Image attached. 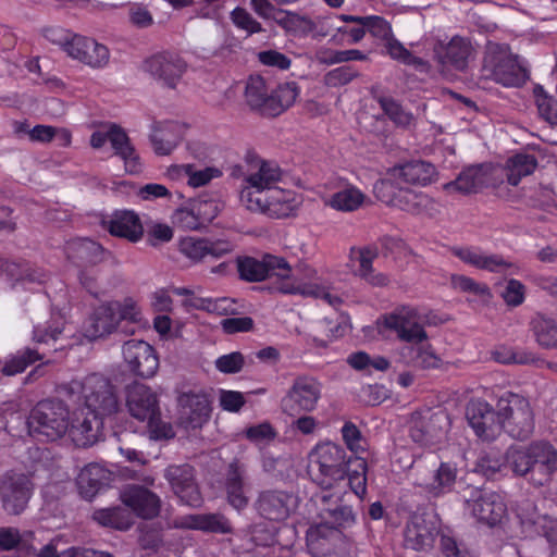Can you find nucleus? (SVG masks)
I'll return each instance as SVG.
<instances>
[{
    "label": "nucleus",
    "instance_id": "58",
    "mask_svg": "<svg viewBox=\"0 0 557 557\" xmlns=\"http://www.w3.org/2000/svg\"><path fill=\"white\" fill-rule=\"evenodd\" d=\"M359 76L357 69L350 65H343L329 71L323 76V83L327 87L336 88L349 84Z\"/></svg>",
    "mask_w": 557,
    "mask_h": 557
},
{
    "label": "nucleus",
    "instance_id": "26",
    "mask_svg": "<svg viewBox=\"0 0 557 557\" xmlns=\"http://www.w3.org/2000/svg\"><path fill=\"white\" fill-rule=\"evenodd\" d=\"M295 507L293 495L280 490H264L255 502L257 512L271 521H283L289 517Z\"/></svg>",
    "mask_w": 557,
    "mask_h": 557
},
{
    "label": "nucleus",
    "instance_id": "54",
    "mask_svg": "<svg viewBox=\"0 0 557 557\" xmlns=\"http://www.w3.org/2000/svg\"><path fill=\"white\" fill-rule=\"evenodd\" d=\"M191 202L205 225L214 220L224 208V203L218 196H210L208 194L200 195Z\"/></svg>",
    "mask_w": 557,
    "mask_h": 557
},
{
    "label": "nucleus",
    "instance_id": "37",
    "mask_svg": "<svg viewBox=\"0 0 557 557\" xmlns=\"http://www.w3.org/2000/svg\"><path fill=\"white\" fill-rule=\"evenodd\" d=\"M436 170L433 164L422 161L413 160L393 168L392 175L399 178L405 183L425 186L432 183Z\"/></svg>",
    "mask_w": 557,
    "mask_h": 557
},
{
    "label": "nucleus",
    "instance_id": "21",
    "mask_svg": "<svg viewBox=\"0 0 557 557\" xmlns=\"http://www.w3.org/2000/svg\"><path fill=\"white\" fill-rule=\"evenodd\" d=\"M65 52L91 69H102L110 60L109 49L104 45L81 35L71 36V40L65 44Z\"/></svg>",
    "mask_w": 557,
    "mask_h": 557
},
{
    "label": "nucleus",
    "instance_id": "41",
    "mask_svg": "<svg viewBox=\"0 0 557 557\" xmlns=\"http://www.w3.org/2000/svg\"><path fill=\"white\" fill-rule=\"evenodd\" d=\"M299 96V87L295 82L278 84L271 88L268 104H265V115L276 116L294 104Z\"/></svg>",
    "mask_w": 557,
    "mask_h": 557
},
{
    "label": "nucleus",
    "instance_id": "40",
    "mask_svg": "<svg viewBox=\"0 0 557 557\" xmlns=\"http://www.w3.org/2000/svg\"><path fill=\"white\" fill-rule=\"evenodd\" d=\"M108 230L112 235L131 242L139 240L144 232L138 215L127 210L115 212L109 221Z\"/></svg>",
    "mask_w": 557,
    "mask_h": 557
},
{
    "label": "nucleus",
    "instance_id": "10",
    "mask_svg": "<svg viewBox=\"0 0 557 557\" xmlns=\"http://www.w3.org/2000/svg\"><path fill=\"white\" fill-rule=\"evenodd\" d=\"M321 395L322 384L315 377L299 375L293 381L286 395L282 398V408L290 416L311 412L317 408Z\"/></svg>",
    "mask_w": 557,
    "mask_h": 557
},
{
    "label": "nucleus",
    "instance_id": "60",
    "mask_svg": "<svg viewBox=\"0 0 557 557\" xmlns=\"http://www.w3.org/2000/svg\"><path fill=\"white\" fill-rule=\"evenodd\" d=\"M451 286L459 292L473 294L480 297H488L490 288L486 284L479 283L471 277L454 274L450 277Z\"/></svg>",
    "mask_w": 557,
    "mask_h": 557
},
{
    "label": "nucleus",
    "instance_id": "24",
    "mask_svg": "<svg viewBox=\"0 0 557 557\" xmlns=\"http://www.w3.org/2000/svg\"><path fill=\"white\" fill-rule=\"evenodd\" d=\"M164 476L183 503L189 506H199L201 504V495L195 482V473L191 466L187 463L171 465L165 469Z\"/></svg>",
    "mask_w": 557,
    "mask_h": 557
},
{
    "label": "nucleus",
    "instance_id": "63",
    "mask_svg": "<svg viewBox=\"0 0 557 557\" xmlns=\"http://www.w3.org/2000/svg\"><path fill=\"white\" fill-rule=\"evenodd\" d=\"M246 363L245 356L239 351H233L223 356H220L214 361L215 368L226 374L238 373L243 370Z\"/></svg>",
    "mask_w": 557,
    "mask_h": 557
},
{
    "label": "nucleus",
    "instance_id": "32",
    "mask_svg": "<svg viewBox=\"0 0 557 557\" xmlns=\"http://www.w3.org/2000/svg\"><path fill=\"white\" fill-rule=\"evenodd\" d=\"M473 48L469 39L454 36L448 42H438L434 47V55L443 66L465 70Z\"/></svg>",
    "mask_w": 557,
    "mask_h": 557
},
{
    "label": "nucleus",
    "instance_id": "23",
    "mask_svg": "<svg viewBox=\"0 0 557 557\" xmlns=\"http://www.w3.org/2000/svg\"><path fill=\"white\" fill-rule=\"evenodd\" d=\"M247 467L239 459L232 460L226 467L223 487L226 500L236 510L245 509L249 504V484Z\"/></svg>",
    "mask_w": 557,
    "mask_h": 557
},
{
    "label": "nucleus",
    "instance_id": "50",
    "mask_svg": "<svg viewBox=\"0 0 557 557\" xmlns=\"http://www.w3.org/2000/svg\"><path fill=\"white\" fill-rule=\"evenodd\" d=\"M536 342L544 348H557V324L554 320L537 314L532 319Z\"/></svg>",
    "mask_w": 557,
    "mask_h": 557
},
{
    "label": "nucleus",
    "instance_id": "47",
    "mask_svg": "<svg viewBox=\"0 0 557 557\" xmlns=\"http://www.w3.org/2000/svg\"><path fill=\"white\" fill-rule=\"evenodd\" d=\"M537 160L532 154L519 153L507 161V180L512 186H517L521 178L534 172Z\"/></svg>",
    "mask_w": 557,
    "mask_h": 557
},
{
    "label": "nucleus",
    "instance_id": "18",
    "mask_svg": "<svg viewBox=\"0 0 557 557\" xmlns=\"http://www.w3.org/2000/svg\"><path fill=\"white\" fill-rule=\"evenodd\" d=\"M414 485L430 497H440L453 491L457 469L454 465L442 462L436 469H416Z\"/></svg>",
    "mask_w": 557,
    "mask_h": 557
},
{
    "label": "nucleus",
    "instance_id": "45",
    "mask_svg": "<svg viewBox=\"0 0 557 557\" xmlns=\"http://www.w3.org/2000/svg\"><path fill=\"white\" fill-rule=\"evenodd\" d=\"M94 519L103 527L126 531L133 523L132 512L124 507L104 508L95 511Z\"/></svg>",
    "mask_w": 557,
    "mask_h": 557
},
{
    "label": "nucleus",
    "instance_id": "6",
    "mask_svg": "<svg viewBox=\"0 0 557 557\" xmlns=\"http://www.w3.org/2000/svg\"><path fill=\"white\" fill-rule=\"evenodd\" d=\"M28 426L39 441L59 440L69 430V409L60 400H41L33 408Z\"/></svg>",
    "mask_w": 557,
    "mask_h": 557
},
{
    "label": "nucleus",
    "instance_id": "30",
    "mask_svg": "<svg viewBox=\"0 0 557 557\" xmlns=\"http://www.w3.org/2000/svg\"><path fill=\"white\" fill-rule=\"evenodd\" d=\"M178 421L186 429L201 428L210 417V403L205 394L184 393L178 397Z\"/></svg>",
    "mask_w": 557,
    "mask_h": 557
},
{
    "label": "nucleus",
    "instance_id": "11",
    "mask_svg": "<svg viewBox=\"0 0 557 557\" xmlns=\"http://www.w3.org/2000/svg\"><path fill=\"white\" fill-rule=\"evenodd\" d=\"M34 485L28 475L18 472H7L0 478V502L2 509L9 515H20L27 507Z\"/></svg>",
    "mask_w": 557,
    "mask_h": 557
},
{
    "label": "nucleus",
    "instance_id": "19",
    "mask_svg": "<svg viewBox=\"0 0 557 557\" xmlns=\"http://www.w3.org/2000/svg\"><path fill=\"white\" fill-rule=\"evenodd\" d=\"M128 369L138 376L151 377L159 368V358L151 345L145 341L131 339L122 347Z\"/></svg>",
    "mask_w": 557,
    "mask_h": 557
},
{
    "label": "nucleus",
    "instance_id": "20",
    "mask_svg": "<svg viewBox=\"0 0 557 557\" xmlns=\"http://www.w3.org/2000/svg\"><path fill=\"white\" fill-rule=\"evenodd\" d=\"M454 256L465 263L493 273L516 274L519 267L498 253H486L478 247H454Z\"/></svg>",
    "mask_w": 557,
    "mask_h": 557
},
{
    "label": "nucleus",
    "instance_id": "13",
    "mask_svg": "<svg viewBox=\"0 0 557 557\" xmlns=\"http://www.w3.org/2000/svg\"><path fill=\"white\" fill-rule=\"evenodd\" d=\"M296 273L293 282H286L282 285L281 294L322 298L333 307H337L342 302L338 296L332 295L325 286L315 282L317 271L310 265L298 263Z\"/></svg>",
    "mask_w": 557,
    "mask_h": 557
},
{
    "label": "nucleus",
    "instance_id": "49",
    "mask_svg": "<svg viewBox=\"0 0 557 557\" xmlns=\"http://www.w3.org/2000/svg\"><path fill=\"white\" fill-rule=\"evenodd\" d=\"M386 53L395 61L405 65L414 67L420 72L429 71V63L423 59L413 55L398 39L394 36L384 42Z\"/></svg>",
    "mask_w": 557,
    "mask_h": 557
},
{
    "label": "nucleus",
    "instance_id": "61",
    "mask_svg": "<svg viewBox=\"0 0 557 557\" xmlns=\"http://www.w3.org/2000/svg\"><path fill=\"white\" fill-rule=\"evenodd\" d=\"M414 356L411 358L412 366L420 369H436L442 364L441 358L434 352L430 345L412 348Z\"/></svg>",
    "mask_w": 557,
    "mask_h": 557
},
{
    "label": "nucleus",
    "instance_id": "5",
    "mask_svg": "<svg viewBox=\"0 0 557 557\" xmlns=\"http://www.w3.org/2000/svg\"><path fill=\"white\" fill-rule=\"evenodd\" d=\"M283 177L281 168L272 161L257 156L246 158V169L243 172L239 199L246 208L258 197L277 185Z\"/></svg>",
    "mask_w": 557,
    "mask_h": 557
},
{
    "label": "nucleus",
    "instance_id": "1",
    "mask_svg": "<svg viewBox=\"0 0 557 557\" xmlns=\"http://www.w3.org/2000/svg\"><path fill=\"white\" fill-rule=\"evenodd\" d=\"M307 472L310 479L324 490L348 479L350 490L360 498L367 494V462L363 458L348 455L333 442L315 444L308 454Z\"/></svg>",
    "mask_w": 557,
    "mask_h": 557
},
{
    "label": "nucleus",
    "instance_id": "36",
    "mask_svg": "<svg viewBox=\"0 0 557 557\" xmlns=\"http://www.w3.org/2000/svg\"><path fill=\"white\" fill-rule=\"evenodd\" d=\"M351 258L359 262L357 274L372 286L383 287L389 283L386 274L375 272L372 263L377 257V249L375 247L352 248L350 251Z\"/></svg>",
    "mask_w": 557,
    "mask_h": 557
},
{
    "label": "nucleus",
    "instance_id": "28",
    "mask_svg": "<svg viewBox=\"0 0 557 557\" xmlns=\"http://www.w3.org/2000/svg\"><path fill=\"white\" fill-rule=\"evenodd\" d=\"M103 417L81 408L74 412L69 422L67 433L73 443L78 447L90 446L97 442L102 429Z\"/></svg>",
    "mask_w": 557,
    "mask_h": 557
},
{
    "label": "nucleus",
    "instance_id": "34",
    "mask_svg": "<svg viewBox=\"0 0 557 557\" xmlns=\"http://www.w3.org/2000/svg\"><path fill=\"white\" fill-rule=\"evenodd\" d=\"M185 128L177 122H159L152 126L150 143L159 156L170 154L184 137Z\"/></svg>",
    "mask_w": 557,
    "mask_h": 557
},
{
    "label": "nucleus",
    "instance_id": "59",
    "mask_svg": "<svg viewBox=\"0 0 557 557\" xmlns=\"http://www.w3.org/2000/svg\"><path fill=\"white\" fill-rule=\"evenodd\" d=\"M180 251L193 262H200L208 257L207 239L186 237L180 243Z\"/></svg>",
    "mask_w": 557,
    "mask_h": 557
},
{
    "label": "nucleus",
    "instance_id": "48",
    "mask_svg": "<svg viewBox=\"0 0 557 557\" xmlns=\"http://www.w3.org/2000/svg\"><path fill=\"white\" fill-rule=\"evenodd\" d=\"M382 200L410 213H419L428 203V197L424 194L409 188H399L392 198L382 197Z\"/></svg>",
    "mask_w": 557,
    "mask_h": 557
},
{
    "label": "nucleus",
    "instance_id": "57",
    "mask_svg": "<svg viewBox=\"0 0 557 557\" xmlns=\"http://www.w3.org/2000/svg\"><path fill=\"white\" fill-rule=\"evenodd\" d=\"M380 106L384 113L398 126H409L413 121V115L407 112L393 98H381Z\"/></svg>",
    "mask_w": 557,
    "mask_h": 557
},
{
    "label": "nucleus",
    "instance_id": "15",
    "mask_svg": "<svg viewBox=\"0 0 557 557\" xmlns=\"http://www.w3.org/2000/svg\"><path fill=\"white\" fill-rule=\"evenodd\" d=\"M186 62L175 53L162 52L148 58L144 70L154 81L168 88H176L186 72Z\"/></svg>",
    "mask_w": 557,
    "mask_h": 557
},
{
    "label": "nucleus",
    "instance_id": "62",
    "mask_svg": "<svg viewBox=\"0 0 557 557\" xmlns=\"http://www.w3.org/2000/svg\"><path fill=\"white\" fill-rule=\"evenodd\" d=\"M234 25L248 34H257L263 30L261 24L244 8L237 7L231 12Z\"/></svg>",
    "mask_w": 557,
    "mask_h": 557
},
{
    "label": "nucleus",
    "instance_id": "27",
    "mask_svg": "<svg viewBox=\"0 0 557 557\" xmlns=\"http://www.w3.org/2000/svg\"><path fill=\"white\" fill-rule=\"evenodd\" d=\"M495 171L496 169L491 164L471 165L462 170L455 181L446 183L443 187L447 193H476L494 185L492 178Z\"/></svg>",
    "mask_w": 557,
    "mask_h": 557
},
{
    "label": "nucleus",
    "instance_id": "46",
    "mask_svg": "<svg viewBox=\"0 0 557 557\" xmlns=\"http://www.w3.org/2000/svg\"><path fill=\"white\" fill-rule=\"evenodd\" d=\"M270 88L260 75H252L248 78L245 88V98L250 108L258 110L265 115V104L270 98Z\"/></svg>",
    "mask_w": 557,
    "mask_h": 557
},
{
    "label": "nucleus",
    "instance_id": "7",
    "mask_svg": "<svg viewBox=\"0 0 557 557\" xmlns=\"http://www.w3.org/2000/svg\"><path fill=\"white\" fill-rule=\"evenodd\" d=\"M483 72L486 78L506 87L520 85L527 75L509 46L494 41H488L485 47Z\"/></svg>",
    "mask_w": 557,
    "mask_h": 557
},
{
    "label": "nucleus",
    "instance_id": "64",
    "mask_svg": "<svg viewBox=\"0 0 557 557\" xmlns=\"http://www.w3.org/2000/svg\"><path fill=\"white\" fill-rule=\"evenodd\" d=\"M363 27L375 38H379L386 42L393 37V30L391 24L382 16L369 15L366 16Z\"/></svg>",
    "mask_w": 557,
    "mask_h": 557
},
{
    "label": "nucleus",
    "instance_id": "43",
    "mask_svg": "<svg viewBox=\"0 0 557 557\" xmlns=\"http://www.w3.org/2000/svg\"><path fill=\"white\" fill-rule=\"evenodd\" d=\"M366 198L367 196L359 188L348 185L331 195L324 203L336 211L352 212L363 205Z\"/></svg>",
    "mask_w": 557,
    "mask_h": 557
},
{
    "label": "nucleus",
    "instance_id": "22",
    "mask_svg": "<svg viewBox=\"0 0 557 557\" xmlns=\"http://www.w3.org/2000/svg\"><path fill=\"white\" fill-rule=\"evenodd\" d=\"M384 325L396 332L397 337L407 343H421L428 338L420 323L418 310L411 307H403L385 317Z\"/></svg>",
    "mask_w": 557,
    "mask_h": 557
},
{
    "label": "nucleus",
    "instance_id": "9",
    "mask_svg": "<svg viewBox=\"0 0 557 557\" xmlns=\"http://www.w3.org/2000/svg\"><path fill=\"white\" fill-rule=\"evenodd\" d=\"M502 431L516 440H527L533 433L534 420L528 399L512 392L504 393L497 401Z\"/></svg>",
    "mask_w": 557,
    "mask_h": 557
},
{
    "label": "nucleus",
    "instance_id": "25",
    "mask_svg": "<svg viewBox=\"0 0 557 557\" xmlns=\"http://www.w3.org/2000/svg\"><path fill=\"white\" fill-rule=\"evenodd\" d=\"M121 502L138 518L150 520L160 512L161 500L158 495L140 485H128L120 494Z\"/></svg>",
    "mask_w": 557,
    "mask_h": 557
},
{
    "label": "nucleus",
    "instance_id": "2",
    "mask_svg": "<svg viewBox=\"0 0 557 557\" xmlns=\"http://www.w3.org/2000/svg\"><path fill=\"white\" fill-rule=\"evenodd\" d=\"M507 466L517 475H529V481L542 486L557 470V450L547 442H533L525 447H510L505 455Z\"/></svg>",
    "mask_w": 557,
    "mask_h": 557
},
{
    "label": "nucleus",
    "instance_id": "31",
    "mask_svg": "<svg viewBox=\"0 0 557 557\" xmlns=\"http://www.w3.org/2000/svg\"><path fill=\"white\" fill-rule=\"evenodd\" d=\"M172 527L218 534H228L233 531L230 520L220 512L191 513L176 517L172 522Z\"/></svg>",
    "mask_w": 557,
    "mask_h": 557
},
{
    "label": "nucleus",
    "instance_id": "8",
    "mask_svg": "<svg viewBox=\"0 0 557 557\" xmlns=\"http://www.w3.org/2000/svg\"><path fill=\"white\" fill-rule=\"evenodd\" d=\"M237 270L242 280L247 282H260L268 277H276L274 289L281 293V287L286 282H293L296 267L293 269L285 258L265 253L261 260L253 257L237 259Z\"/></svg>",
    "mask_w": 557,
    "mask_h": 557
},
{
    "label": "nucleus",
    "instance_id": "35",
    "mask_svg": "<svg viewBox=\"0 0 557 557\" xmlns=\"http://www.w3.org/2000/svg\"><path fill=\"white\" fill-rule=\"evenodd\" d=\"M443 418L442 414L434 413L428 419L422 417L412 419L409 426L410 438L422 446L435 444L444 433L438 426Z\"/></svg>",
    "mask_w": 557,
    "mask_h": 557
},
{
    "label": "nucleus",
    "instance_id": "14",
    "mask_svg": "<svg viewBox=\"0 0 557 557\" xmlns=\"http://www.w3.org/2000/svg\"><path fill=\"white\" fill-rule=\"evenodd\" d=\"M466 510L478 522L493 527L502 521L506 506L497 493L474 488L466 499Z\"/></svg>",
    "mask_w": 557,
    "mask_h": 557
},
{
    "label": "nucleus",
    "instance_id": "3",
    "mask_svg": "<svg viewBox=\"0 0 557 557\" xmlns=\"http://www.w3.org/2000/svg\"><path fill=\"white\" fill-rule=\"evenodd\" d=\"M139 317V307L133 298L107 301L94 308L84 320L81 331L89 342L104 339L117 330L121 321L136 322Z\"/></svg>",
    "mask_w": 557,
    "mask_h": 557
},
{
    "label": "nucleus",
    "instance_id": "53",
    "mask_svg": "<svg viewBox=\"0 0 557 557\" xmlns=\"http://www.w3.org/2000/svg\"><path fill=\"white\" fill-rule=\"evenodd\" d=\"M65 329L63 317H52L45 325H36L33 331V339L36 343L48 344L60 338Z\"/></svg>",
    "mask_w": 557,
    "mask_h": 557
},
{
    "label": "nucleus",
    "instance_id": "55",
    "mask_svg": "<svg viewBox=\"0 0 557 557\" xmlns=\"http://www.w3.org/2000/svg\"><path fill=\"white\" fill-rule=\"evenodd\" d=\"M339 534L338 530L329 524V520H322L321 522L312 525L307 531V544L311 549H322L323 543L337 537Z\"/></svg>",
    "mask_w": 557,
    "mask_h": 557
},
{
    "label": "nucleus",
    "instance_id": "12",
    "mask_svg": "<svg viewBox=\"0 0 557 557\" xmlns=\"http://www.w3.org/2000/svg\"><path fill=\"white\" fill-rule=\"evenodd\" d=\"M300 203L301 201L294 190L275 185L248 205L247 209L270 218L282 219L295 214Z\"/></svg>",
    "mask_w": 557,
    "mask_h": 557
},
{
    "label": "nucleus",
    "instance_id": "16",
    "mask_svg": "<svg viewBox=\"0 0 557 557\" xmlns=\"http://www.w3.org/2000/svg\"><path fill=\"white\" fill-rule=\"evenodd\" d=\"M466 417L475 435L483 441H493L502 432L498 409L494 410L485 400H471L467 406Z\"/></svg>",
    "mask_w": 557,
    "mask_h": 557
},
{
    "label": "nucleus",
    "instance_id": "33",
    "mask_svg": "<svg viewBox=\"0 0 557 557\" xmlns=\"http://www.w3.org/2000/svg\"><path fill=\"white\" fill-rule=\"evenodd\" d=\"M438 530L423 516H413L405 529V544L413 550H429L433 547Z\"/></svg>",
    "mask_w": 557,
    "mask_h": 557
},
{
    "label": "nucleus",
    "instance_id": "29",
    "mask_svg": "<svg viewBox=\"0 0 557 557\" xmlns=\"http://www.w3.org/2000/svg\"><path fill=\"white\" fill-rule=\"evenodd\" d=\"M126 406L132 417L139 421H153L159 413L157 394L147 385L135 383L126 389Z\"/></svg>",
    "mask_w": 557,
    "mask_h": 557
},
{
    "label": "nucleus",
    "instance_id": "42",
    "mask_svg": "<svg viewBox=\"0 0 557 557\" xmlns=\"http://www.w3.org/2000/svg\"><path fill=\"white\" fill-rule=\"evenodd\" d=\"M109 141L115 150V154L120 156L126 164L129 172L138 170V157L127 134L119 126L111 125L109 128Z\"/></svg>",
    "mask_w": 557,
    "mask_h": 557
},
{
    "label": "nucleus",
    "instance_id": "38",
    "mask_svg": "<svg viewBox=\"0 0 557 557\" xmlns=\"http://www.w3.org/2000/svg\"><path fill=\"white\" fill-rule=\"evenodd\" d=\"M109 478V471L101 465L94 462L85 466L77 476L79 493L84 498L90 500L108 484Z\"/></svg>",
    "mask_w": 557,
    "mask_h": 557
},
{
    "label": "nucleus",
    "instance_id": "39",
    "mask_svg": "<svg viewBox=\"0 0 557 557\" xmlns=\"http://www.w3.org/2000/svg\"><path fill=\"white\" fill-rule=\"evenodd\" d=\"M169 174L174 176L184 175L187 177V185L191 188H199L209 185L213 180L221 178L223 171L218 166L196 168L194 164L172 165Z\"/></svg>",
    "mask_w": 557,
    "mask_h": 557
},
{
    "label": "nucleus",
    "instance_id": "44",
    "mask_svg": "<svg viewBox=\"0 0 557 557\" xmlns=\"http://www.w3.org/2000/svg\"><path fill=\"white\" fill-rule=\"evenodd\" d=\"M69 258H76L89 264H97L104 260L106 251L98 243L82 238L67 246Z\"/></svg>",
    "mask_w": 557,
    "mask_h": 557
},
{
    "label": "nucleus",
    "instance_id": "51",
    "mask_svg": "<svg viewBox=\"0 0 557 557\" xmlns=\"http://www.w3.org/2000/svg\"><path fill=\"white\" fill-rule=\"evenodd\" d=\"M521 521L523 524L534 527L535 532L543 535L550 544L552 549L557 553V520L537 515L535 517L521 518Z\"/></svg>",
    "mask_w": 557,
    "mask_h": 557
},
{
    "label": "nucleus",
    "instance_id": "17",
    "mask_svg": "<svg viewBox=\"0 0 557 557\" xmlns=\"http://www.w3.org/2000/svg\"><path fill=\"white\" fill-rule=\"evenodd\" d=\"M414 485L430 497H440L453 491L457 469L454 465L442 462L436 469H416Z\"/></svg>",
    "mask_w": 557,
    "mask_h": 557
},
{
    "label": "nucleus",
    "instance_id": "56",
    "mask_svg": "<svg viewBox=\"0 0 557 557\" xmlns=\"http://www.w3.org/2000/svg\"><path fill=\"white\" fill-rule=\"evenodd\" d=\"M172 219L177 226L188 231H197L205 226L191 201L188 206L176 209Z\"/></svg>",
    "mask_w": 557,
    "mask_h": 557
},
{
    "label": "nucleus",
    "instance_id": "4",
    "mask_svg": "<svg viewBox=\"0 0 557 557\" xmlns=\"http://www.w3.org/2000/svg\"><path fill=\"white\" fill-rule=\"evenodd\" d=\"M72 401L84 399L85 409L103 418L117 411L119 400L111 382L100 374H90L83 381L73 380L62 387Z\"/></svg>",
    "mask_w": 557,
    "mask_h": 557
},
{
    "label": "nucleus",
    "instance_id": "52",
    "mask_svg": "<svg viewBox=\"0 0 557 557\" xmlns=\"http://www.w3.org/2000/svg\"><path fill=\"white\" fill-rule=\"evenodd\" d=\"M338 498L334 502V507L323 508L320 516L322 520H329V524L338 528L349 527L355 522V515L351 507L337 505Z\"/></svg>",
    "mask_w": 557,
    "mask_h": 557
}]
</instances>
